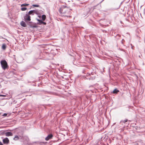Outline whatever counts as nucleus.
Listing matches in <instances>:
<instances>
[{
    "label": "nucleus",
    "mask_w": 145,
    "mask_h": 145,
    "mask_svg": "<svg viewBox=\"0 0 145 145\" xmlns=\"http://www.w3.org/2000/svg\"><path fill=\"white\" fill-rule=\"evenodd\" d=\"M1 64L3 69L5 70L8 67V65L7 61L5 60H2L1 61Z\"/></svg>",
    "instance_id": "1"
},
{
    "label": "nucleus",
    "mask_w": 145,
    "mask_h": 145,
    "mask_svg": "<svg viewBox=\"0 0 145 145\" xmlns=\"http://www.w3.org/2000/svg\"><path fill=\"white\" fill-rule=\"evenodd\" d=\"M24 20L25 22L30 21L31 20L30 16L28 14L26 13L24 16Z\"/></svg>",
    "instance_id": "2"
},
{
    "label": "nucleus",
    "mask_w": 145,
    "mask_h": 145,
    "mask_svg": "<svg viewBox=\"0 0 145 145\" xmlns=\"http://www.w3.org/2000/svg\"><path fill=\"white\" fill-rule=\"evenodd\" d=\"M66 7L63 6V8L61 10H60L59 12L60 13L63 14V15L65 16H67V14L69 12L68 10L66 11L65 10V8Z\"/></svg>",
    "instance_id": "3"
},
{
    "label": "nucleus",
    "mask_w": 145,
    "mask_h": 145,
    "mask_svg": "<svg viewBox=\"0 0 145 145\" xmlns=\"http://www.w3.org/2000/svg\"><path fill=\"white\" fill-rule=\"evenodd\" d=\"M3 142L4 144H8L9 142V141L8 138L6 137L3 139Z\"/></svg>",
    "instance_id": "4"
},
{
    "label": "nucleus",
    "mask_w": 145,
    "mask_h": 145,
    "mask_svg": "<svg viewBox=\"0 0 145 145\" xmlns=\"http://www.w3.org/2000/svg\"><path fill=\"white\" fill-rule=\"evenodd\" d=\"M53 137V135L52 134H49L48 135V136L46 137L45 138V140L46 141H48L50 139H51Z\"/></svg>",
    "instance_id": "5"
},
{
    "label": "nucleus",
    "mask_w": 145,
    "mask_h": 145,
    "mask_svg": "<svg viewBox=\"0 0 145 145\" xmlns=\"http://www.w3.org/2000/svg\"><path fill=\"white\" fill-rule=\"evenodd\" d=\"M5 135L6 136L9 137L12 136L13 135V134L11 132H7L5 133Z\"/></svg>",
    "instance_id": "6"
},
{
    "label": "nucleus",
    "mask_w": 145,
    "mask_h": 145,
    "mask_svg": "<svg viewBox=\"0 0 145 145\" xmlns=\"http://www.w3.org/2000/svg\"><path fill=\"white\" fill-rule=\"evenodd\" d=\"M20 24L23 27H25L27 26L25 23L23 21H22L21 22Z\"/></svg>",
    "instance_id": "7"
},
{
    "label": "nucleus",
    "mask_w": 145,
    "mask_h": 145,
    "mask_svg": "<svg viewBox=\"0 0 145 145\" xmlns=\"http://www.w3.org/2000/svg\"><path fill=\"white\" fill-rule=\"evenodd\" d=\"M34 14H38L39 11L37 9L32 10Z\"/></svg>",
    "instance_id": "8"
},
{
    "label": "nucleus",
    "mask_w": 145,
    "mask_h": 145,
    "mask_svg": "<svg viewBox=\"0 0 145 145\" xmlns=\"http://www.w3.org/2000/svg\"><path fill=\"white\" fill-rule=\"evenodd\" d=\"M29 5V4H27L26 3H24V4H22L21 5V7H25Z\"/></svg>",
    "instance_id": "9"
},
{
    "label": "nucleus",
    "mask_w": 145,
    "mask_h": 145,
    "mask_svg": "<svg viewBox=\"0 0 145 145\" xmlns=\"http://www.w3.org/2000/svg\"><path fill=\"white\" fill-rule=\"evenodd\" d=\"M27 13L29 15H34L32 10H30Z\"/></svg>",
    "instance_id": "10"
},
{
    "label": "nucleus",
    "mask_w": 145,
    "mask_h": 145,
    "mask_svg": "<svg viewBox=\"0 0 145 145\" xmlns=\"http://www.w3.org/2000/svg\"><path fill=\"white\" fill-rule=\"evenodd\" d=\"M119 91L117 89H115L113 91V93H114L116 94Z\"/></svg>",
    "instance_id": "11"
},
{
    "label": "nucleus",
    "mask_w": 145,
    "mask_h": 145,
    "mask_svg": "<svg viewBox=\"0 0 145 145\" xmlns=\"http://www.w3.org/2000/svg\"><path fill=\"white\" fill-rule=\"evenodd\" d=\"M127 119H125L124 120H122L120 122V125H121V123H125V122H127L128 121Z\"/></svg>",
    "instance_id": "12"
},
{
    "label": "nucleus",
    "mask_w": 145,
    "mask_h": 145,
    "mask_svg": "<svg viewBox=\"0 0 145 145\" xmlns=\"http://www.w3.org/2000/svg\"><path fill=\"white\" fill-rule=\"evenodd\" d=\"M42 18L43 21H44L46 19V16L44 14H43L42 16Z\"/></svg>",
    "instance_id": "13"
},
{
    "label": "nucleus",
    "mask_w": 145,
    "mask_h": 145,
    "mask_svg": "<svg viewBox=\"0 0 145 145\" xmlns=\"http://www.w3.org/2000/svg\"><path fill=\"white\" fill-rule=\"evenodd\" d=\"M19 139V137L17 135H16L15 136V137L13 138V139L15 140H18Z\"/></svg>",
    "instance_id": "14"
},
{
    "label": "nucleus",
    "mask_w": 145,
    "mask_h": 145,
    "mask_svg": "<svg viewBox=\"0 0 145 145\" xmlns=\"http://www.w3.org/2000/svg\"><path fill=\"white\" fill-rule=\"evenodd\" d=\"M27 8L24 7H22L21 8V10L22 11H25L26 10H27Z\"/></svg>",
    "instance_id": "15"
},
{
    "label": "nucleus",
    "mask_w": 145,
    "mask_h": 145,
    "mask_svg": "<svg viewBox=\"0 0 145 145\" xmlns=\"http://www.w3.org/2000/svg\"><path fill=\"white\" fill-rule=\"evenodd\" d=\"M2 48L4 50H5L6 48V45L5 44H2Z\"/></svg>",
    "instance_id": "16"
},
{
    "label": "nucleus",
    "mask_w": 145,
    "mask_h": 145,
    "mask_svg": "<svg viewBox=\"0 0 145 145\" xmlns=\"http://www.w3.org/2000/svg\"><path fill=\"white\" fill-rule=\"evenodd\" d=\"M32 6L34 7H39V5H38L33 4L32 5Z\"/></svg>",
    "instance_id": "17"
},
{
    "label": "nucleus",
    "mask_w": 145,
    "mask_h": 145,
    "mask_svg": "<svg viewBox=\"0 0 145 145\" xmlns=\"http://www.w3.org/2000/svg\"><path fill=\"white\" fill-rule=\"evenodd\" d=\"M42 21H43L42 20H40V22H39V23L40 24H42V23H43Z\"/></svg>",
    "instance_id": "18"
},
{
    "label": "nucleus",
    "mask_w": 145,
    "mask_h": 145,
    "mask_svg": "<svg viewBox=\"0 0 145 145\" xmlns=\"http://www.w3.org/2000/svg\"><path fill=\"white\" fill-rule=\"evenodd\" d=\"M7 115V114L6 113H4L3 114V116H6Z\"/></svg>",
    "instance_id": "19"
},
{
    "label": "nucleus",
    "mask_w": 145,
    "mask_h": 145,
    "mask_svg": "<svg viewBox=\"0 0 145 145\" xmlns=\"http://www.w3.org/2000/svg\"><path fill=\"white\" fill-rule=\"evenodd\" d=\"M42 24H44V25H46V22H43V21Z\"/></svg>",
    "instance_id": "20"
},
{
    "label": "nucleus",
    "mask_w": 145,
    "mask_h": 145,
    "mask_svg": "<svg viewBox=\"0 0 145 145\" xmlns=\"http://www.w3.org/2000/svg\"><path fill=\"white\" fill-rule=\"evenodd\" d=\"M0 145H3L2 142L1 141H0Z\"/></svg>",
    "instance_id": "21"
},
{
    "label": "nucleus",
    "mask_w": 145,
    "mask_h": 145,
    "mask_svg": "<svg viewBox=\"0 0 145 145\" xmlns=\"http://www.w3.org/2000/svg\"><path fill=\"white\" fill-rule=\"evenodd\" d=\"M5 95H0V96H4Z\"/></svg>",
    "instance_id": "22"
},
{
    "label": "nucleus",
    "mask_w": 145,
    "mask_h": 145,
    "mask_svg": "<svg viewBox=\"0 0 145 145\" xmlns=\"http://www.w3.org/2000/svg\"><path fill=\"white\" fill-rule=\"evenodd\" d=\"M3 38L2 36H0V39H3Z\"/></svg>",
    "instance_id": "23"
},
{
    "label": "nucleus",
    "mask_w": 145,
    "mask_h": 145,
    "mask_svg": "<svg viewBox=\"0 0 145 145\" xmlns=\"http://www.w3.org/2000/svg\"><path fill=\"white\" fill-rule=\"evenodd\" d=\"M37 21H38L39 22H40V20H39V19H37Z\"/></svg>",
    "instance_id": "24"
},
{
    "label": "nucleus",
    "mask_w": 145,
    "mask_h": 145,
    "mask_svg": "<svg viewBox=\"0 0 145 145\" xmlns=\"http://www.w3.org/2000/svg\"><path fill=\"white\" fill-rule=\"evenodd\" d=\"M121 126V127H125V125H123V126Z\"/></svg>",
    "instance_id": "25"
},
{
    "label": "nucleus",
    "mask_w": 145,
    "mask_h": 145,
    "mask_svg": "<svg viewBox=\"0 0 145 145\" xmlns=\"http://www.w3.org/2000/svg\"><path fill=\"white\" fill-rule=\"evenodd\" d=\"M123 123H121V125H122L123 124Z\"/></svg>",
    "instance_id": "26"
},
{
    "label": "nucleus",
    "mask_w": 145,
    "mask_h": 145,
    "mask_svg": "<svg viewBox=\"0 0 145 145\" xmlns=\"http://www.w3.org/2000/svg\"><path fill=\"white\" fill-rule=\"evenodd\" d=\"M104 0H103L101 2V3Z\"/></svg>",
    "instance_id": "27"
},
{
    "label": "nucleus",
    "mask_w": 145,
    "mask_h": 145,
    "mask_svg": "<svg viewBox=\"0 0 145 145\" xmlns=\"http://www.w3.org/2000/svg\"><path fill=\"white\" fill-rule=\"evenodd\" d=\"M121 43L122 44H123V42H122V41H121Z\"/></svg>",
    "instance_id": "28"
},
{
    "label": "nucleus",
    "mask_w": 145,
    "mask_h": 145,
    "mask_svg": "<svg viewBox=\"0 0 145 145\" xmlns=\"http://www.w3.org/2000/svg\"><path fill=\"white\" fill-rule=\"evenodd\" d=\"M33 27H36V26H33Z\"/></svg>",
    "instance_id": "29"
},
{
    "label": "nucleus",
    "mask_w": 145,
    "mask_h": 145,
    "mask_svg": "<svg viewBox=\"0 0 145 145\" xmlns=\"http://www.w3.org/2000/svg\"><path fill=\"white\" fill-rule=\"evenodd\" d=\"M92 79H93V78H92Z\"/></svg>",
    "instance_id": "30"
},
{
    "label": "nucleus",
    "mask_w": 145,
    "mask_h": 145,
    "mask_svg": "<svg viewBox=\"0 0 145 145\" xmlns=\"http://www.w3.org/2000/svg\"><path fill=\"white\" fill-rule=\"evenodd\" d=\"M89 75H90V74H89Z\"/></svg>",
    "instance_id": "31"
}]
</instances>
